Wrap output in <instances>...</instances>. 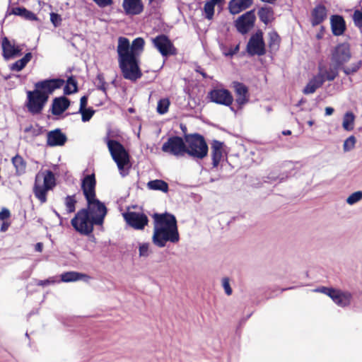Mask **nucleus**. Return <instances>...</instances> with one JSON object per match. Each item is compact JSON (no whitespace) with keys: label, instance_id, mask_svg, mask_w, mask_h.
I'll list each match as a JSON object with an SVG mask.
<instances>
[{"label":"nucleus","instance_id":"48","mask_svg":"<svg viewBox=\"0 0 362 362\" xmlns=\"http://www.w3.org/2000/svg\"><path fill=\"white\" fill-rule=\"evenodd\" d=\"M82 115V121L84 122H88L93 115H94L95 111L91 108L83 109L82 111H78Z\"/></svg>","mask_w":362,"mask_h":362},{"label":"nucleus","instance_id":"22","mask_svg":"<svg viewBox=\"0 0 362 362\" xmlns=\"http://www.w3.org/2000/svg\"><path fill=\"white\" fill-rule=\"evenodd\" d=\"M332 32L335 36H340L346 30V22L344 18L339 15H332L330 17Z\"/></svg>","mask_w":362,"mask_h":362},{"label":"nucleus","instance_id":"41","mask_svg":"<svg viewBox=\"0 0 362 362\" xmlns=\"http://www.w3.org/2000/svg\"><path fill=\"white\" fill-rule=\"evenodd\" d=\"M78 90L77 82L73 76L69 77L67 79L66 84L64 88V93L66 95H70L76 93Z\"/></svg>","mask_w":362,"mask_h":362},{"label":"nucleus","instance_id":"63","mask_svg":"<svg viewBox=\"0 0 362 362\" xmlns=\"http://www.w3.org/2000/svg\"><path fill=\"white\" fill-rule=\"evenodd\" d=\"M55 214L58 217H59V214L57 212L55 211Z\"/></svg>","mask_w":362,"mask_h":362},{"label":"nucleus","instance_id":"46","mask_svg":"<svg viewBox=\"0 0 362 362\" xmlns=\"http://www.w3.org/2000/svg\"><path fill=\"white\" fill-rule=\"evenodd\" d=\"M150 244L148 243H139V253L141 257H147L150 255Z\"/></svg>","mask_w":362,"mask_h":362},{"label":"nucleus","instance_id":"52","mask_svg":"<svg viewBox=\"0 0 362 362\" xmlns=\"http://www.w3.org/2000/svg\"><path fill=\"white\" fill-rule=\"evenodd\" d=\"M99 7L104 8L112 4V0H93Z\"/></svg>","mask_w":362,"mask_h":362},{"label":"nucleus","instance_id":"33","mask_svg":"<svg viewBox=\"0 0 362 362\" xmlns=\"http://www.w3.org/2000/svg\"><path fill=\"white\" fill-rule=\"evenodd\" d=\"M147 187L150 189L159 190L163 192H167L168 191V183L162 180H154L149 181L147 183Z\"/></svg>","mask_w":362,"mask_h":362},{"label":"nucleus","instance_id":"3","mask_svg":"<svg viewBox=\"0 0 362 362\" xmlns=\"http://www.w3.org/2000/svg\"><path fill=\"white\" fill-rule=\"evenodd\" d=\"M56 185V180L54 173L51 170L39 172L35 177V182L33 189L35 197L41 202H47V194L48 191L53 189Z\"/></svg>","mask_w":362,"mask_h":362},{"label":"nucleus","instance_id":"21","mask_svg":"<svg viewBox=\"0 0 362 362\" xmlns=\"http://www.w3.org/2000/svg\"><path fill=\"white\" fill-rule=\"evenodd\" d=\"M122 7L126 14L130 16L139 15L144 9L141 0H124Z\"/></svg>","mask_w":362,"mask_h":362},{"label":"nucleus","instance_id":"34","mask_svg":"<svg viewBox=\"0 0 362 362\" xmlns=\"http://www.w3.org/2000/svg\"><path fill=\"white\" fill-rule=\"evenodd\" d=\"M32 58V54L28 52L21 59L16 61L15 63L11 65V69L12 71H21L26 64L30 61Z\"/></svg>","mask_w":362,"mask_h":362},{"label":"nucleus","instance_id":"47","mask_svg":"<svg viewBox=\"0 0 362 362\" xmlns=\"http://www.w3.org/2000/svg\"><path fill=\"white\" fill-rule=\"evenodd\" d=\"M352 18L356 27L362 28V8L354 11Z\"/></svg>","mask_w":362,"mask_h":362},{"label":"nucleus","instance_id":"40","mask_svg":"<svg viewBox=\"0 0 362 362\" xmlns=\"http://www.w3.org/2000/svg\"><path fill=\"white\" fill-rule=\"evenodd\" d=\"M280 37L275 31L269 33V47L271 51H276L279 47Z\"/></svg>","mask_w":362,"mask_h":362},{"label":"nucleus","instance_id":"19","mask_svg":"<svg viewBox=\"0 0 362 362\" xmlns=\"http://www.w3.org/2000/svg\"><path fill=\"white\" fill-rule=\"evenodd\" d=\"M95 184L96 182L93 174L86 175L83 179L81 188L86 201L96 198Z\"/></svg>","mask_w":362,"mask_h":362},{"label":"nucleus","instance_id":"18","mask_svg":"<svg viewBox=\"0 0 362 362\" xmlns=\"http://www.w3.org/2000/svg\"><path fill=\"white\" fill-rule=\"evenodd\" d=\"M341 69L339 66L332 63L329 66L320 64L318 66L317 75L321 76V79L325 83L326 81H332L338 76L339 70Z\"/></svg>","mask_w":362,"mask_h":362},{"label":"nucleus","instance_id":"27","mask_svg":"<svg viewBox=\"0 0 362 362\" xmlns=\"http://www.w3.org/2000/svg\"><path fill=\"white\" fill-rule=\"evenodd\" d=\"M223 145L222 142L216 140H214L211 144V153L214 168H216L218 165L223 157Z\"/></svg>","mask_w":362,"mask_h":362},{"label":"nucleus","instance_id":"35","mask_svg":"<svg viewBox=\"0 0 362 362\" xmlns=\"http://www.w3.org/2000/svg\"><path fill=\"white\" fill-rule=\"evenodd\" d=\"M261 21L267 25L273 17V10L270 7H262L258 11Z\"/></svg>","mask_w":362,"mask_h":362},{"label":"nucleus","instance_id":"15","mask_svg":"<svg viewBox=\"0 0 362 362\" xmlns=\"http://www.w3.org/2000/svg\"><path fill=\"white\" fill-rule=\"evenodd\" d=\"M255 19V11H249L235 21V28L241 34H246L254 27Z\"/></svg>","mask_w":362,"mask_h":362},{"label":"nucleus","instance_id":"23","mask_svg":"<svg viewBox=\"0 0 362 362\" xmlns=\"http://www.w3.org/2000/svg\"><path fill=\"white\" fill-rule=\"evenodd\" d=\"M2 49L3 56L6 59L19 56L22 50L19 46L12 44L7 37L2 40Z\"/></svg>","mask_w":362,"mask_h":362},{"label":"nucleus","instance_id":"20","mask_svg":"<svg viewBox=\"0 0 362 362\" xmlns=\"http://www.w3.org/2000/svg\"><path fill=\"white\" fill-rule=\"evenodd\" d=\"M233 88H234L236 96L235 101L240 107H242L249 101L250 94L248 88L245 84L238 81L233 83Z\"/></svg>","mask_w":362,"mask_h":362},{"label":"nucleus","instance_id":"45","mask_svg":"<svg viewBox=\"0 0 362 362\" xmlns=\"http://www.w3.org/2000/svg\"><path fill=\"white\" fill-rule=\"evenodd\" d=\"M356 139L354 136H350L348 137L344 142L343 144V150L344 152H348L351 151L356 144Z\"/></svg>","mask_w":362,"mask_h":362},{"label":"nucleus","instance_id":"37","mask_svg":"<svg viewBox=\"0 0 362 362\" xmlns=\"http://www.w3.org/2000/svg\"><path fill=\"white\" fill-rule=\"evenodd\" d=\"M355 116L351 112L345 113L343 117L342 127L346 131H351L354 127Z\"/></svg>","mask_w":362,"mask_h":362},{"label":"nucleus","instance_id":"53","mask_svg":"<svg viewBox=\"0 0 362 362\" xmlns=\"http://www.w3.org/2000/svg\"><path fill=\"white\" fill-rule=\"evenodd\" d=\"M11 216V213L8 209L4 208L0 211V221H4L8 218Z\"/></svg>","mask_w":362,"mask_h":362},{"label":"nucleus","instance_id":"43","mask_svg":"<svg viewBox=\"0 0 362 362\" xmlns=\"http://www.w3.org/2000/svg\"><path fill=\"white\" fill-rule=\"evenodd\" d=\"M76 200L75 199V196L73 195V196H67L66 198H65V202H64V204H65V206H66V211L68 213H72L75 211V205H76Z\"/></svg>","mask_w":362,"mask_h":362},{"label":"nucleus","instance_id":"54","mask_svg":"<svg viewBox=\"0 0 362 362\" xmlns=\"http://www.w3.org/2000/svg\"><path fill=\"white\" fill-rule=\"evenodd\" d=\"M87 103H88V97L87 96L84 95L81 98L79 111H82L83 109H86Z\"/></svg>","mask_w":362,"mask_h":362},{"label":"nucleus","instance_id":"38","mask_svg":"<svg viewBox=\"0 0 362 362\" xmlns=\"http://www.w3.org/2000/svg\"><path fill=\"white\" fill-rule=\"evenodd\" d=\"M144 40L141 37L134 39L132 43L131 49L134 57L137 59V56L143 51L144 46Z\"/></svg>","mask_w":362,"mask_h":362},{"label":"nucleus","instance_id":"36","mask_svg":"<svg viewBox=\"0 0 362 362\" xmlns=\"http://www.w3.org/2000/svg\"><path fill=\"white\" fill-rule=\"evenodd\" d=\"M223 0H210L206 2L204 7L206 18L212 19L214 14V6Z\"/></svg>","mask_w":362,"mask_h":362},{"label":"nucleus","instance_id":"58","mask_svg":"<svg viewBox=\"0 0 362 362\" xmlns=\"http://www.w3.org/2000/svg\"><path fill=\"white\" fill-rule=\"evenodd\" d=\"M196 71H197V72H198L200 74H202V76L204 78H207L208 77L207 74L203 71V69L200 66H198L197 69H196Z\"/></svg>","mask_w":362,"mask_h":362},{"label":"nucleus","instance_id":"11","mask_svg":"<svg viewBox=\"0 0 362 362\" xmlns=\"http://www.w3.org/2000/svg\"><path fill=\"white\" fill-rule=\"evenodd\" d=\"M247 52L250 56H262L266 53L262 30H257L250 37L247 45Z\"/></svg>","mask_w":362,"mask_h":362},{"label":"nucleus","instance_id":"12","mask_svg":"<svg viewBox=\"0 0 362 362\" xmlns=\"http://www.w3.org/2000/svg\"><path fill=\"white\" fill-rule=\"evenodd\" d=\"M318 291L329 296L340 307L344 308L349 305L351 303L352 296L349 292L327 287H322Z\"/></svg>","mask_w":362,"mask_h":362},{"label":"nucleus","instance_id":"9","mask_svg":"<svg viewBox=\"0 0 362 362\" xmlns=\"http://www.w3.org/2000/svg\"><path fill=\"white\" fill-rule=\"evenodd\" d=\"M27 104L28 111L33 115L40 114L47 103L48 99L38 90H28L27 92Z\"/></svg>","mask_w":362,"mask_h":362},{"label":"nucleus","instance_id":"24","mask_svg":"<svg viewBox=\"0 0 362 362\" xmlns=\"http://www.w3.org/2000/svg\"><path fill=\"white\" fill-rule=\"evenodd\" d=\"M327 17V9L322 4H317L311 12V23L316 26L322 23Z\"/></svg>","mask_w":362,"mask_h":362},{"label":"nucleus","instance_id":"32","mask_svg":"<svg viewBox=\"0 0 362 362\" xmlns=\"http://www.w3.org/2000/svg\"><path fill=\"white\" fill-rule=\"evenodd\" d=\"M13 14L21 16V18L28 21H37V18L36 15L30 11L27 10L23 7H15L13 8Z\"/></svg>","mask_w":362,"mask_h":362},{"label":"nucleus","instance_id":"59","mask_svg":"<svg viewBox=\"0 0 362 362\" xmlns=\"http://www.w3.org/2000/svg\"><path fill=\"white\" fill-rule=\"evenodd\" d=\"M43 248V244L42 243H37L35 245V250L37 252H42Z\"/></svg>","mask_w":362,"mask_h":362},{"label":"nucleus","instance_id":"28","mask_svg":"<svg viewBox=\"0 0 362 362\" xmlns=\"http://www.w3.org/2000/svg\"><path fill=\"white\" fill-rule=\"evenodd\" d=\"M252 4V0H231L228 8L232 14H237L249 8Z\"/></svg>","mask_w":362,"mask_h":362},{"label":"nucleus","instance_id":"1","mask_svg":"<svg viewBox=\"0 0 362 362\" xmlns=\"http://www.w3.org/2000/svg\"><path fill=\"white\" fill-rule=\"evenodd\" d=\"M153 243L158 247H164L168 242L177 243L180 240L177 220L174 215L154 214Z\"/></svg>","mask_w":362,"mask_h":362},{"label":"nucleus","instance_id":"26","mask_svg":"<svg viewBox=\"0 0 362 362\" xmlns=\"http://www.w3.org/2000/svg\"><path fill=\"white\" fill-rule=\"evenodd\" d=\"M70 101L69 100L64 97L61 96L59 98H55L52 104V113L54 115H62L69 106Z\"/></svg>","mask_w":362,"mask_h":362},{"label":"nucleus","instance_id":"60","mask_svg":"<svg viewBox=\"0 0 362 362\" xmlns=\"http://www.w3.org/2000/svg\"><path fill=\"white\" fill-rule=\"evenodd\" d=\"M282 133L284 135H290L291 134V132L290 130H285Z\"/></svg>","mask_w":362,"mask_h":362},{"label":"nucleus","instance_id":"42","mask_svg":"<svg viewBox=\"0 0 362 362\" xmlns=\"http://www.w3.org/2000/svg\"><path fill=\"white\" fill-rule=\"evenodd\" d=\"M170 104V103L168 98H162L159 100L157 105V112L160 115L166 113L168 110Z\"/></svg>","mask_w":362,"mask_h":362},{"label":"nucleus","instance_id":"62","mask_svg":"<svg viewBox=\"0 0 362 362\" xmlns=\"http://www.w3.org/2000/svg\"><path fill=\"white\" fill-rule=\"evenodd\" d=\"M313 123L314 122L312 120L308 122V124L309 126H312L313 124Z\"/></svg>","mask_w":362,"mask_h":362},{"label":"nucleus","instance_id":"29","mask_svg":"<svg viewBox=\"0 0 362 362\" xmlns=\"http://www.w3.org/2000/svg\"><path fill=\"white\" fill-rule=\"evenodd\" d=\"M320 77L317 74L313 76L303 90V93L305 95L315 93L324 83Z\"/></svg>","mask_w":362,"mask_h":362},{"label":"nucleus","instance_id":"30","mask_svg":"<svg viewBox=\"0 0 362 362\" xmlns=\"http://www.w3.org/2000/svg\"><path fill=\"white\" fill-rule=\"evenodd\" d=\"M11 161L15 168L16 175L21 176L25 173L27 164L23 157L17 154L12 158Z\"/></svg>","mask_w":362,"mask_h":362},{"label":"nucleus","instance_id":"2","mask_svg":"<svg viewBox=\"0 0 362 362\" xmlns=\"http://www.w3.org/2000/svg\"><path fill=\"white\" fill-rule=\"evenodd\" d=\"M117 51L119 68L124 78L131 81H136L141 78V72L139 67L138 60L134 57L127 38L119 37Z\"/></svg>","mask_w":362,"mask_h":362},{"label":"nucleus","instance_id":"5","mask_svg":"<svg viewBox=\"0 0 362 362\" xmlns=\"http://www.w3.org/2000/svg\"><path fill=\"white\" fill-rule=\"evenodd\" d=\"M186 153L197 159H203L207 156L208 146L202 135L199 134H187L185 136Z\"/></svg>","mask_w":362,"mask_h":362},{"label":"nucleus","instance_id":"13","mask_svg":"<svg viewBox=\"0 0 362 362\" xmlns=\"http://www.w3.org/2000/svg\"><path fill=\"white\" fill-rule=\"evenodd\" d=\"M153 46L163 57L175 54L176 49L170 39L165 35H160L152 39Z\"/></svg>","mask_w":362,"mask_h":362},{"label":"nucleus","instance_id":"56","mask_svg":"<svg viewBox=\"0 0 362 362\" xmlns=\"http://www.w3.org/2000/svg\"><path fill=\"white\" fill-rule=\"evenodd\" d=\"M10 226V223L8 222H4L1 226V231L5 232L8 230V227Z\"/></svg>","mask_w":362,"mask_h":362},{"label":"nucleus","instance_id":"8","mask_svg":"<svg viewBox=\"0 0 362 362\" xmlns=\"http://www.w3.org/2000/svg\"><path fill=\"white\" fill-rule=\"evenodd\" d=\"M88 213L93 219V223L98 226L103 225L107 209L104 204L97 198H94L87 201Z\"/></svg>","mask_w":362,"mask_h":362},{"label":"nucleus","instance_id":"44","mask_svg":"<svg viewBox=\"0 0 362 362\" xmlns=\"http://www.w3.org/2000/svg\"><path fill=\"white\" fill-rule=\"evenodd\" d=\"M361 199H362V192L357 191V192H355L352 193L351 194H350L346 198V202L349 205H354V204L358 203V202H360Z\"/></svg>","mask_w":362,"mask_h":362},{"label":"nucleus","instance_id":"25","mask_svg":"<svg viewBox=\"0 0 362 362\" xmlns=\"http://www.w3.org/2000/svg\"><path fill=\"white\" fill-rule=\"evenodd\" d=\"M66 141V136L59 129L50 131L47 134V144L49 146H62Z\"/></svg>","mask_w":362,"mask_h":362},{"label":"nucleus","instance_id":"64","mask_svg":"<svg viewBox=\"0 0 362 362\" xmlns=\"http://www.w3.org/2000/svg\"><path fill=\"white\" fill-rule=\"evenodd\" d=\"M129 112H132L133 110L132 108L129 109Z\"/></svg>","mask_w":362,"mask_h":362},{"label":"nucleus","instance_id":"14","mask_svg":"<svg viewBox=\"0 0 362 362\" xmlns=\"http://www.w3.org/2000/svg\"><path fill=\"white\" fill-rule=\"evenodd\" d=\"M64 83V81L60 78L44 80L35 84V90H38L48 99L49 95L52 94L56 89L61 88Z\"/></svg>","mask_w":362,"mask_h":362},{"label":"nucleus","instance_id":"10","mask_svg":"<svg viewBox=\"0 0 362 362\" xmlns=\"http://www.w3.org/2000/svg\"><path fill=\"white\" fill-rule=\"evenodd\" d=\"M351 58L350 46L348 43H341L337 45L331 52V62L341 67Z\"/></svg>","mask_w":362,"mask_h":362},{"label":"nucleus","instance_id":"6","mask_svg":"<svg viewBox=\"0 0 362 362\" xmlns=\"http://www.w3.org/2000/svg\"><path fill=\"white\" fill-rule=\"evenodd\" d=\"M74 228L82 235H88L93 230L94 225L93 219L89 216L88 210L82 209L79 210L71 221Z\"/></svg>","mask_w":362,"mask_h":362},{"label":"nucleus","instance_id":"4","mask_svg":"<svg viewBox=\"0 0 362 362\" xmlns=\"http://www.w3.org/2000/svg\"><path fill=\"white\" fill-rule=\"evenodd\" d=\"M107 148L113 160L117 163V168L122 176H125L128 172H125L124 168L129 165V154L124 146L119 141L111 139L109 134L104 138Z\"/></svg>","mask_w":362,"mask_h":362},{"label":"nucleus","instance_id":"51","mask_svg":"<svg viewBox=\"0 0 362 362\" xmlns=\"http://www.w3.org/2000/svg\"><path fill=\"white\" fill-rule=\"evenodd\" d=\"M222 285L224 288L225 293L230 296L232 294V288L229 284V279L228 278H223L222 280Z\"/></svg>","mask_w":362,"mask_h":362},{"label":"nucleus","instance_id":"16","mask_svg":"<svg viewBox=\"0 0 362 362\" xmlns=\"http://www.w3.org/2000/svg\"><path fill=\"white\" fill-rule=\"evenodd\" d=\"M127 224L136 230H142L148 224V217L143 213L128 211L123 214Z\"/></svg>","mask_w":362,"mask_h":362},{"label":"nucleus","instance_id":"57","mask_svg":"<svg viewBox=\"0 0 362 362\" xmlns=\"http://www.w3.org/2000/svg\"><path fill=\"white\" fill-rule=\"evenodd\" d=\"M334 112V109L331 107H327L325 108V115L327 116H329L331 115H332Z\"/></svg>","mask_w":362,"mask_h":362},{"label":"nucleus","instance_id":"55","mask_svg":"<svg viewBox=\"0 0 362 362\" xmlns=\"http://www.w3.org/2000/svg\"><path fill=\"white\" fill-rule=\"evenodd\" d=\"M54 281H51L49 279L40 280L38 281L37 285L44 286L48 285L50 283H54Z\"/></svg>","mask_w":362,"mask_h":362},{"label":"nucleus","instance_id":"17","mask_svg":"<svg viewBox=\"0 0 362 362\" xmlns=\"http://www.w3.org/2000/svg\"><path fill=\"white\" fill-rule=\"evenodd\" d=\"M208 96L211 102L225 106H230L233 101L230 91L224 88H214L209 93Z\"/></svg>","mask_w":362,"mask_h":362},{"label":"nucleus","instance_id":"7","mask_svg":"<svg viewBox=\"0 0 362 362\" xmlns=\"http://www.w3.org/2000/svg\"><path fill=\"white\" fill-rule=\"evenodd\" d=\"M161 149L165 153L176 157H182L186 154V142L182 137L170 136L163 144Z\"/></svg>","mask_w":362,"mask_h":362},{"label":"nucleus","instance_id":"50","mask_svg":"<svg viewBox=\"0 0 362 362\" xmlns=\"http://www.w3.org/2000/svg\"><path fill=\"white\" fill-rule=\"evenodd\" d=\"M50 21L55 27H57L61 23L62 18L59 14L52 13L50 14Z\"/></svg>","mask_w":362,"mask_h":362},{"label":"nucleus","instance_id":"31","mask_svg":"<svg viewBox=\"0 0 362 362\" xmlns=\"http://www.w3.org/2000/svg\"><path fill=\"white\" fill-rule=\"evenodd\" d=\"M89 277L83 274L76 272H67L61 274V280L64 282H72L78 280H86Z\"/></svg>","mask_w":362,"mask_h":362},{"label":"nucleus","instance_id":"39","mask_svg":"<svg viewBox=\"0 0 362 362\" xmlns=\"http://www.w3.org/2000/svg\"><path fill=\"white\" fill-rule=\"evenodd\" d=\"M361 66H362V61L358 60L357 62L352 63L349 66L343 65L341 67V70H342V71L346 76H350V75H352V74H354L355 73H356L361 69Z\"/></svg>","mask_w":362,"mask_h":362},{"label":"nucleus","instance_id":"61","mask_svg":"<svg viewBox=\"0 0 362 362\" xmlns=\"http://www.w3.org/2000/svg\"><path fill=\"white\" fill-rule=\"evenodd\" d=\"M238 49V47L237 46L233 52H229L228 55H233L234 54ZM228 55V54H226Z\"/></svg>","mask_w":362,"mask_h":362},{"label":"nucleus","instance_id":"49","mask_svg":"<svg viewBox=\"0 0 362 362\" xmlns=\"http://www.w3.org/2000/svg\"><path fill=\"white\" fill-rule=\"evenodd\" d=\"M96 81L98 82V88L101 90L103 92L106 93L107 83L105 81L104 76L102 74H98Z\"/></svg>","mask_w":362,"mask_h":362}]
</instances>
